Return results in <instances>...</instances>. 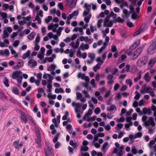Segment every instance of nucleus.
Instances as JSON below:
<instances>
[{"label": "nucleus", "mask_w": 156, "mask_h": 156, "mask_svg": "<svg viewBox=\"0 0 156 156\" xmlns=\"http://www.w3.org/2000/svg\"><path fill=\"white\" fill-rule=\"evenodd\" d=\"M146 57L143 56L140 58L137 61L136 65L139 67H142L147 63Z\"/></svg>", "instance_id": "obj_1"}, {"label": "nucleus", "mask_w": 156, "mask_h": 156, "mask_svg": "<svg viewBox=\"0 0 156 156\" xmlns=\"http://www.w3.org/2000/svg\"><path fill=\"white\" fill-rule=\"evenodd\" d=\"M144 126H151L152 127H154L155 124L154 120V118L152 117H150L149 119L144 123Z\"/></svg>", "instance_id": "obj_2"}, {"label": "nucleus", "mask_w": 156, "mask_h": 156, "mask_svg": "<svg viewBox=\"0 0 156 156\" xmlns=\"http://www.w3.org/2000/svg\"><path fill=\"white\" fill-rule=\"evenodd\" d=\"M143 51V48L140 47L137 48L133 53V57L132 59L133 60L136 59L141 53Z\"/></svg>", "instance_id": "obj_3"}, {"label": "nucleus", "mask_w": 156, "mask_h": 156, "mask_svg": "<svg viewBox=\"0 0 156 156\" xmlns=\"http://www.w3.org/2000/svg\"><path fill=\"white\" fill-rule=\"evenodd\" d=\"M20 118L21 120L23 122L25 123H27L28 121L27 117L28 115L26 114L24 112L21 111L20 112Z\"/></svg>", "instance_id": "obj_4"}, {"label": "nucleus", "mask_w": 156, "mask_h": 156, "mask_svg": "<svg viewBox=\"0 0 156 156\" xmlns=\"http://www.w3.org/2000/svg\"><path fill=\"white\" fill-rule=\"evenodd\" d=\"M109 17L107 16L104 21V27H111L112 26L113 23L111 22H109Z\"/></svg>", "instance_id": "obj_5"}, {"label": "nucleus", "mask_w": 156, "mask_h": 156, "mask_svg": "<svg viewBox=\"0 0 156 156\" xmlns=\"http://www.w3.org/2000/svg\"><path fill=\"white\" fill-rule=\"evenodd\" d=\"M145 27V25H142L138 30L135 32L133 34V36H136L140 34L141 32H143Z\"/></svg>", "instance_id": "obj_6"}, {"label": "nucleus", "mask_w": 156, "mask_h": 156, "mask_svg": "<svg viewBox=\"0 0 156 156\" xmlns=\"http://www.w3.org/2000/svg\"><path fill=\"white\" fill-rule=\"evenodd\" d=\"M28 63L29 66H31L33 68L36 66L37 64V61L34 59H30L29 60Z\"/></svg>", "instance_id": "obj_7"}, {"label": "nucleus", "mask_w": 156, "mask_h": 156, "mask_svg": "<svg viewBox=\"0 0 156 156\" xmlns=\"http://www.w3.org/2000/svg\"><path fill=\"white\" fill-rule=\"evenodd\" d=\"M156 51V50L151 44L148 48L147 49V53L149 54H151L154 53Z\"/></svg>", "instance_id": "obj_8"}, {"label": "nucleus", "mask_w": 156, "mask_h": 156, "mask_svg": "<svg viewBox=\"0 0 156 156\" xmlns=\"http://www.w3.org/2000/svg\"><path fill=\"white\" fill-rule=\"evenodd\" d=\"M156 62V58H154L150 59L148 65L149 67H152Z\"/></svg>", "instance_id": "obj_9"}, {"label": "nucleus", "mask_w": 156, "mask_h": 156, "mask_svg": "<svg viewBox=\"0 0 156 156\" xmlns=\"http://www.w3.org/2000/svg\"><path fill=\"white\" fill-rule=\"evenodd\" d=\"M21 71H17L13 72L12 75V77L13 79H16L19 76Z\"/></svg>", "instance_id": "obj_10"}, {"label": "nucleus", "mask_w": 156, "mask_h": 156, "mask_svg": "<svg viewBox=\"0 0 156 156\" xmlns=\"http://www.w3.org/2000/svg\"><path fill=\"white\" fill-rule=\"evenodd\" d=\"M38 134V138L37 139H35V142L37 144L38 146L39 147L40 146V143L41 142V136L40 134L38 133H37Z\"/></svg>", "instance_id": "obj_11"}, {"label": "nucleus", "mask_w": 156, "mask_h": 156, "mask_svg": "<svg viewBox=\"0 0 156 156\" xmlns=\"http://www.w3.org/2000/svg\"><path fill=\"white\" fill-rule=\"evenodd\" d=\"M23 65V61L19 62H18L17 65L14 67L15 69H17L21 68Z\"/></svg>", "instance_id": "obj_12"}, {"label": "nucleus", "mask_w": 156, "mask_h": 156, "mask_svg": "<svg viewBox=\"0 0 156 156\" xmlns=\"http://www.w3.org/2000/svg\"><path fill=\"white\" fill-rule=\"evenodd\" d=\"M115 109V110L116 108L114 105H112L107 107V111L111 112H113V110Z\"/></svg>", "instance_id": "obj_13"}, {"label": "nucleus", "mask_w": 156, "mask_h": 156, "mask_svg": "<svg viewBox=\"0 0 156 156\" xmlns=\"http://www.w3.org/2000/svg\"><path fill=\"white\" fill-rule=\"evenodd\" d=\"M12 91L16 95H18L20 93L18 89L16 87H13L12 88Z\"/></svg>", "instance_id": "obj_14"}, {"label": "nucleus", "mask_w": 156, "mask_h": 156, "mask_svg": "<svg viewBox=\"0 0 156 156\" xmlns=\"http://www.w3.org/2000/svg\"><path fill=\"white\" fill-rule=\"evenodd\" d=\"M102 64L98 63L95 66H94L93 68V70L95 72H96L98 69H100L101 67V65Z\"/></svg>", "instance_id": "obj_15"}, {"label": "nucleus", "mask_w": 156, "mask_h": 156, "mask_svg": "<svg viewBox=\"0 0 156 156\" xmlns=\"http://www.w3.org/2000/svg\"><path fill=\"white\" fill-rule=\"evenodd\" d=\"M35 33L34 32H31L30 34L27 36L28 39L30 40H33L35 35Z\"/></svg>", "instance_id": "obj_16"}, {"label": "nucleus", "mask_w": 156, "mask_h": 156, "mask_svg": "<svg viewBox=\"0 0 156 156\" xmlns=\"http://www.w3.org/2000/svg\"><path fill=\"white\" fill-rule=\"evenodd\" d=\"M144 79L147 82H149L151 80V78L149 76V73L148 72L147 73L144 75Z\"/></svg>", "instance_id": "obj_17"}, {"label": "nucleus", "mask_w": 156, "mask_h": 156, "mask_svg": "<svg viewBox=\"0 0 156 156\" xmlns=\"http://www.w3.org/2000/svg\"><path fill=\"white\" fill-rule=\"evenodd\" d=\"M123 126V124L122 123H118L117 125V128L116 129V132H118L120 131V129L122 128Z\"/></svg>", "instance_id": "obj_18"}, {"label": "nucleus", "mask_w": 156, "mask_h": 156, "mask_svg": "<svg viewBox=\"0 0 156 156\" xmlns=\"http://www.w3.org/2000/svg\"><path fill=\"white\" fill-rule=\"evenodd\" d=\"M20 140H18L15 141L13 142V145L15 147L16 149H17L18 150H19V143Z\"/></svg>", "instance_id": "obj_19"}, {"label": "nucleus", "mask_w": 156, "mask_h": 156, "mask_svg": "<svg viewBox=\"0 0 156 156\" xmlns=\"http://www.w3.org/2000/svg\"><path fill=\"white\" fill-rule=\"evenodd\" d=\"M30 54V50H28L27 52L22 56V58L23 59H25L29 56Z\"/></svg>", "instance_id": "obj_20"}, {"label": "nucleus", "mask_w": 156, "mask_h": 156, "mask_svg": "<svg viewBox=\"0 0 156 156\" xmlns=\"http://www.w3.org/2000/svg\"><path fill=\"white\" fill-rule=\"evenodd\" d=\"M66 129L68 132L71 134L72 131V127L71 124H69L66 126Z\"/></svg>", "instance_id": "obj_21"}, {"label": "nucleus", "mask_w": 156, "mask_h": 156, "mask_svg": "<svg viewBox=\"0 0 156 156\" xmlns=\"http://www.w3.org/2000/svg\"><path fill=\"white\" fill-rule=\"evenodd\" d=\"M141 71H140L139 72V74L138 76L134 78V81L135 82H137L138 80H140L141 77Z\"/></svg>", "instance_id": "obj_22"}, {"label": "nucleus", "mask_w": 156, "mask_h": 156, "mask_svg": "<svg viewBox=\"0 0 156 156\" xmlns=\"http://www.w3.org/2000/svg\"><path fill=\"white\" fill-rule=\"evenodd\" d=\"M3 82L4 84L6 87H8L9 86V80L6 77H5L4 78L3 81Z\"/></svg>", "instance_id": "obj_23"}, {"label": "nucleus", "mask_w": 156, "mask_h": 156, "mask_svg": "<svg viewBox=\"0 0 156 156\" xmlns=\"http://www.w3.org/2000/svg\"><path fill=\"white\" fill-rule=\"evenodd\" d=\"M88 56L90 58L91 60L94 61L95 57V55L94 53H89Z\"/></svg>", "instance_id": "obj_24"}, {"label": "nucleus", "mask_w": 156, "mask_h": 156, "mask_svg": "<svg viewBox=\"0 0 156 156\" xmlns=\"http://www.w3.org/2000/svg\"><path fill=\"white\" fill-rule=\"evenodd\" d=\"M56 66L52 64L48 68V70L49 71H54L55 68Z\"/></svg>", "instance_id": "obj_25"}, {"label": "nucleus", "mask_w": 156, "mask_h": 156, "mask_svg": "<svg viewBox=\"0 0 156 156\" xmlns=\"http://www.w3.org/2000/svg\"><path fill=\"white\" fill-rule=\"evenodd\" d=\"M16 79L18 83V86H19V85H20L21 84L23 77L22 76H19Z\"/></svg>", "instance_id": "obj_26"}, {"label": "nucleus", "mask_w": 156, "mask_h": 156, "mask_svg": "<svg viewBox=\"0 0 156 156\" xmlns=\"http://www.w3.org/2000/svg\"><path fill=\"white\" fill-rule=\"evenodd\" d=\"M47 150L48 151V153L47 152V153L48 154H49V155H50L51 156H53L54 155V154L52 153V148L50 147V146L48 147Z\"/></svg>", "instance_id": "obj_27"}, {"label": "nucleus", "mask_w": 156, "mask_h": 156, "mask_svg": "<svg viewBox=\"0 0 156 156\" xmlns=\"http://www.w3.org/2000/svg\"><path fill=\"white\" fill-rule=\"evenodd\" d=\"M89 115H87L86 116V114H85L83 117V119L87 122L92 121L93 120L92 118H89Z\"/></svg>", "instance_id": "obj_28"}, {"label": "nucleus", "mask_w": 156, "mask_h": 156, "mask_svg": "<svg viewBox=\"0 0 156 156\" xmlns=\"http://www.w3.org/2000/svg\"><path fill=\"white\" fill-rule=\"evenodd\" d=\"M37 21L38 23L39 24H41V20L38 16V15H36L35 20H33L34 21Z\"/></svg>", "instance_id": "obj_29"}, {"label": "nucleus", "mask_w": 156, "mask_h": 156, "mask_svg": "<svg viewBox=\"0 0 156 156\" xmlns=\"http://www.w3.org/2000/svg\"><path fill=\"white\" fill-rule=\"evenodd\" d=\"M84 8L87 11L89 12L91 9V6L90 5H88L87 3H85L84 4Z\"/></svg>", "instance_id": "obj_30"}, {"label": "nucleus", "mask_w": 156, "mask_h": 156, "mask_svg": "<svg viewBox=\"0 0 156 156\" xmlns=\"http://www.w3.org/2000/svg\"><path fill=\"white\" fill-rule=\"evenodd\" d=\"M153 127L151 126V127H149L148 128V132L151 134H153L154 132V130L155 129L153 128Z\"/></svg>", "instance_id": "obj_31"}, {"label": "nucleus", "mask_w": 156, "mask_h": 156, "mask_svg": "<svg viewBox=\"0 0 156 156\" xmlns=\"http://www.w3.org/2000/svg\"><path fill=\"white\" fill-rule=\"evenodd\" d=\"M81 106L80 104L79 105V106H77L76 107L75 110L76 113H80V108Z\"/></svg>", "instance_id": "obj_32"}, {"label": "nucleus", "mask_w": 156, "mask_h": 156, "mask_svg": "<svg viewBox=\"0 0 156 156\" xmlns=\"http://www.w3.org/2000/svg\"><path fill=\"white\" fill-rule=\"evenodd\" d=\"M115 112H111L110 113H108L107 114V117L108 119H111L113 117V115L112 114H113Z\"/></svg>", "instance_id": "obj_33"}, {"label": "nucleus", "mask_w": 156, "mask_h": 156, "mask_svg": "<svg viewBox=\"0 0 156 156\" xmlns=\"http://www.w3.org/2000/svg\"><path fill=\"white\" fill-rule=\"evenodd\" d=\"M69 144L73 146L74 148H75L77 147V143L76 142H74L73 140H70L69 142Z\"/></svg>", "instance_id": "obj_34"}, {"label": "nucleus", "mask_w": 156, "mask_h": 156, "mask_svg": "<svg viewBox=\"0 0 156 156\" xmlns=\"http://www.w3.org/2000/svg\"><path fill=\"white\" fill-rule=\"evenodd\" d=\"M135 93L136 94V95L134 97V98L136 100H138L140 96V94L136 91L135 92Z\"/></svg>", "instance_id": "obj_35"}, {"label": "nucleus", "mask_w": 156, "mask_h": 156, "mask_svg": "<svg viewBox=\"0 0 156 156\" xmlns=\"http://www.w3.org/2000/svg\"><path fill=\"white\" fill-rule=\"evenodd\" d=\"M126 83L127 84L129 85V87H130L133 84L131 80L130 79H126Z\"/></svg>", "instance_id": "obj_36"}, {"label": "nucleus", "mask_w": 156, "mask_h": 156, "mask_svg": "<svg viewBox=\"0 0 156 156\" xmlns=\"http://www.w3.org/2000/svg\"><path fill=\"white\" fill-rule=\"evenodd\" d=\"M131 151L133 154H136L137 153V150L135 146H133L132 147Z\"/></svg>", "instance_id": "obj_37"}, {"label": "nucleus", "mask_w": 156, "mask_h": 156, "mask_svg": "<svg viewBox=\"0 0 156 156\" xmlns=\"http://www.w3.org/2000/svg\"><path fill=\"white\" fill-rule=\"evenodd\" d=\"M59 136V134L58 133L55 136V137L53 138V141L54 143H55L56 142L58 141V137Z\"/></svg>", "instance_id": "obj_38"}, {"label": "nucleus", "mask_w": 156, "mask_h": 156, "mask_svg": "<svg viewBox=\"0 0 156 156\" xmlns=\"http://www.w3.org/2000/svg\"><path fill=\"white\" fill-rule=\"evenodd\" d=\"M103 22V19H99L98 22L97 26L98 28H100L101 27V23Z\"/></svg>", "instance_id": "obj_39"}, {"label": "nucleus", "mask_w": 156, "mask_h": 156, "mask_svg": "<svg viewBox=\"0 0 156 156\" xmlns=\"http://www.w3.org/2000/svg\"><path fill=\"white\" fill-rule=\"evenodd\" d=\"M52 17L51 16H48L45 19V21L46 23H48L50 21L52 20Z\"/></svg>", "instance_id": "obj_40"}, {"label": "nucleus", "mask_w": 156, "mask_h": 156, "mask_svg": "<svg viewBox=\"0 0 156 156\" xmlns=\"http://www.w3.org/2000/svg\"><path fill=\"white\" fill-rule=\"evenodd\" d=\"M77 57L79 58H81L82 57V53L80 50V48H79L77 50Z\"/></svg>", "instance_id": "obj_41"}, {"label": "nucleus", "mask_w": 156, "mask_h": 156, "mask_svg": "<svg viewBox=\"0 0 156 156\" xmlns=\"http://www.w3.org/2000/svg\"><path fill=\"white\" fill-rule=\"evenodd\" d=\"M82 93L84 94V96L86 98H89L90 97V95L89 94L88 92L85 90H83Z\"/></svg>", "instance_id": "obj_42"}, {"label": "nucleus", "mask_w": 156, "mask_h": 156, "mask_svg": "<svg viewBox=\"0 0 156 156\" xmlns=\"http://www.w3.org/2000/svg\"><path fill=\"white\" fill-rule=\"evenodd\" d=\"M3 38H5L9 36V34L6 30H4L3 31Z\"/></svg>", "instance_id": "obj_43"}, {"label": "nucleus", "mask_w": 156, "mask_h": 156, "mask_svg": "<svg viewBox=\"0 0 156 156\" xmlns=\"http://www.w3.org/2000/svg\"><path fill=\"white\" fill-rule=\"evenodd\" d=\"M88 149V147L87 146H82L81 148V151H86Z\"/></svg>", "instance_id": "obj_44"}, {"label": "nucleus", "mask_w": 156, "mask_h": 156, "mask_svg": "<svg viewBox=\"0 0 156 156\" xmlns=\"http://www.w3.org/2000/svg\"><path fill=\"white\" fill-rule=\"evenodd\" d=\"M40 37L39 34H37V37L36 38L35 41V44H38L40 42Z\"/></svg>", "instance_id": "obj_45"}, {"label": "nucleus", "mask_w": 156, "mask_h": 156, "mask_svg": "<svg viewBox=\"0 0 156 156\" xmlns=\"http://www.w3.org/2000/svg\"><path fill=\"white\" fill-rule=\"evenodd\" d=\"M117 22L119 23H123L124 22V20L121 19L120 17H118L116 20Z\"/></svg>", "instance_id": "obj_46"}, {"label": "nucleus", "mask_w": 156, "mask_h": 156, "mask_svg": "<svg viewBox=\"0 0 156 156\" xmlns=\"http://www.w3.org/2000/svg\"><path fill=\"white\" fill-rule=\"evenodd\" d=\"M100 108L99 107H97L94 111V112L96 115H98L100 113Z\"/></svg>", "instance_id": "obj_47"}, {"label": "nucleus", "mask_w": 156, "mask_h": 156, "mask_svg": "<svg viewBox=\"0 0 156 156\" xmlns=\"http://www.w3.org/2000/svg\"><path fill=\"white\" fill-rule=\"evenodd\" d=\"M58 7L61 10H63L64 9L63 5L62 2H60L58 4Z\"/></svg>", "instance_id": "obj_48"}, {"label": "nucleus", "mask_w": 156, "mask_h": 156, "mask_svg": "<svg viewBox=\"0 0 156 156\" xmlns=\"http://www.w3.org/2000/svg\"><path fill=\"white\" fill-rule=\"evenodd\" d=\"M79 11L76 10L74 11L71 14L73 17L74 16H77L78 15Z\"/></svg>", "instance_id": "obj_49"}, {"label": "nucleus", "mask_w": 156, "mask_h": 156, "mask_svg": "<svg viewBox=\"0 0 156 156\" xmlns=\"http://www.w3.org/2000/svg\"><path fill=\"white\" fill-rule=\"evenodd\" d=\"M78 77L83 79L85 77V74H82L81 73H78Z\"/></svg>", "instance_id": "obj_50"}, {"label": "nucleus", "mask_w": 156, "mask_h": 156, "mask_svg": "<svg viewBox=\"0 0 156 156\" xmlns=\"http://www.w3.org/2000/svg\"><path fill=\"white\" fill-rule=\"evenodd\" d=\"M117 48L116 47L115 45H112L111 48L112 51L115 52L117 51Z\"/></svg>", "instance_id": "obj_51"}, {"label": "nucleus", "mask_w": 156, "mask_h": 156, "mask_svg": "<svg viewBox=\"0 0 156 156\" xmlns=\"http://www.w3.org/2000/svg\"><path fill=\"white\" fill-rule=\"evenodd\" d=\"M52 85L51 84H48L47 86V87L48 88V89L47 90V91L49 92H51V87H52Z\"/></svg>", "instance_id": "obj_52"}, {"label": "nucleus", "mask_w": 156, "mask_h": 156, "mask_svg": "<svg viewBox=\"0 0 156 156\" xmlns=\"http://www.w3.org/2000/svg\"><path fill=\"white\" fill-rule=\"evenodd\" d=\"M0 98L2 99L5 98V96L2 92H0Z\"/></svg>", "instance_id": "obj_53"}, {"label": "nucleus", "mask_w": 156, "mask_h": 156, "mask_svg": "<svg viewBox=\"0 0 156 156\" xmlns=\"http://www.w3.org/2000/svg\"><path fill=\"white\" fill-rule=\"evenodd\" d=\"M137 17V14L134 12L133 13L132 15V18L133 19H136Z\"/></svg>", "instance_id": "obj_54"}, {"label": "nucleus", "mask_w": 156, "mask_h": 156, "mask_svg": "<svg viewBox=\"0 0 156 156\" xmlns=\"http://www.w3.org/2000/svg\"><path fill=\"white\" fill-rule=\"evenodd\" d=\"M19 43L20 41L19 40H16L14 41L13 44V46L14 47H16L19 45Z\"/></svg>", "instance_id": "obj_55"}, {"label": "nucleus", "mask_w": 156, "mask_h": 156, "mask_svg": "<svg viewBox=\"0 0 156 156\" xmlns=\"http://www.w3.org/2000/svg\"><path fill=\"white\" fill-rule=\"evenodd\" d=\"M123 13L125 15L126 17H127L129 16L128 14V10L126 9H124L123 10Z\"/></svg>", "instance_id": "obj_56"}, {"label": "nucleus", "mask_w": 156, "mask_h": 156, "mask_svg": "<svg viewBox=\"0 0 156 156\" xmlns=\"http://www.w3.org/2000/svg\"><path fill=\"white\" fill-rule=\"evenodd\" d=\"M119 87V85L118 83H116L114 86V90L115 91L117 90Z\"/></svg>", "instance_id": "obj_57"}, {"label": "nucleus", "mask_w": 156, "mask_h": 156, "mask_svg": "<svg viewBox=\"0 0 156 156\" xmlns=\"http://www.w3.org/2000/svg\"><path fill=\"white\" fill-rule=\"evenodd\" d=\"M90 83L92 85L93 87H96V86L95 84V80L94 79H93L91 80L90 81Z\"/></svg>", "instance_id": "obj_58"}, {"label": "nucleus", "mask_w": 156, "mask_h": 156, "mask_svg": "<svg viewBox=\"0 0 156 156\" xmlns=\"http://www.w3.org/2000/svg\"><path fill=\"white\" fill-rule=\"evenodd\" d=\"M133 110L132 109H130L129 110V111L127 112L126 113V115L128 116H129L131 113L133 112Z\"/></svg>", "instance_id": "obj_59"}, {"label": "nucleus", "mask_w": 156, "mask_h": 156, "mask_svg": "<svg viewBox=\"0 0 156 156\" xmlns=\"http://www.w3.org/2000/svg\"><path fill=\"white\" fill-rule=\"evenodd\" d=\"M93 113L92 110L90 109H89L88 111V112L86 114V116L87 115H91Z\"/></svg>", "instance_id": "obj_60"}, {"label": "nucleus", "mask_w": 156, "mask_h": 156, "mask_svg": "<svg viewBox=\"0 0 156 156\" xmlns=\"http://www.w3.org/2000/svg\"><path fill=\"white\" fill-rule=\"evenodd\" d=\"M155 144V141L154 140H150L149 143L148 144V146L150 147H152L151 145H153Z\"/></svg>", "instance_id": "obj_61"}, {"label": "nucleus", "mask_w": 156, "mask_h": 156, "mask_svg": "<svg viewBox=\"0 0 156 156\" xmlns=\"http://www.w3.org/2000/svg\"><path fill=\"white\" fill-rule=\"evenodd\" d=\"M75 45V49H76L78 48L79 45V40L78 39H77L76 41Z\"/></svg>", "instance_id": "obj_62"}, {"label": "nucleus", "mask_w": 156, "mask_h": 156, "mask_svg": "<svg viewBox=\"0 0 156 156\" xmlns=\"http://www.w3.org/2000/svg\"><path fill=\"white\" fill-rule=\"evenodd\" d=\"M130 67V66L129 64H127L126 65V72H129Z\"/></svg>", "instance_id": "obj_63"}, {"label": "nucleus", "mask_w": 156, "mask_h": 156, "mask_svg": "<svg viewBox=\"0 0 156 156\" xmlns=\"http://www.w3.org/2000/svg\"><path fill=\"white\" fill-rule=\"evenodd\" d=\"M37 57L39 58L40 60H42L44 58V56L43 55L40 54H38L37 55Z\"/></svg>", "instance_id": "obj_64"}]
</instances>
